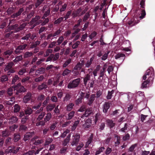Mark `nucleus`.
Instances as JSON below:
<instances>
[{"instance_id": "nucleus-1", "label": "nucleus", "mask_w": 155, "mask_h": 155, "mask_svg": "<svg viewBox=\"0 0 155 155\" xmlns=\"http://www.w3.org/2000/svg\"><path fill=\"white\" fill-rule=\"evenodd\" d=\"M147 78V79L142 84L141 88H146L147 87V84H149L150 81H153L154 78V71L152 67L150 68L147 70L145 74L143 77V79L145 80Z\"/></svg>"}, {"instance_id": "nucleus-2", "label": "nucleus", "mask_w": 155, "mask_h": 155, "mask_svg": "<svg viewBox=\"0 0 155 155\" xmlns=\"http://www.w3.org/2000/svg\"><path fill=\"white\" fill-rule=\"evenodd\" d=\"M13 88L15 93L17 95H20L21 93L26 92L27 90L20 83L15 85Z\"/></svg>"}, {"instance_id": "nucleus-3", "label": "nucleus", "mask_w": 155, "mask_h": 155, "mask_svg": "<svg viewBox=\"0 0 155 155\" xmlns=\"http://www.w3.org/2000/svg\"><path fill=\"white\" fill-rule=\"evenodd\" d=\"M80 78H78L71 81L67 86L68 88L69 89H72L77 87L80 83Z\"/></svg>"}, {"instance_id": "nucleus-4", "label": "nucleus", "mask_w": 155, "mask_h": 155, "mask_svg": "<svg viewBox=\"0 0 155 155\" xmlns=\"http://www.w3.org/2000/svg\"><path fill=\"white\" fill-rule=\"evenodd\" d=\"M45 114L46 113L45 112L42 111L41 112L38 116L36 120V126H44V125L41 124V123L42 121H43V120H42V119Z\"/></svg>"}, {"instance_id": "nucleus-5", "label": "nucleus", "mask_w": 155, "mask_h": 155, "mask_svg": "<svg viewBox=\"0 0 155 155\" xmlns=\"http://www.w3.org/2000/svg\"><path fill=\"white\" fill-rule=\"evenodd\" d=\"M20 147H17L13 146H9L8 148L6 150V152L7 153H12L13 154H16L19 151Z\"/></svg>"}, {"instance_id": "nucleus-6", "label": "nucleus", "mask_w": 155, "mask_h": 155, "mask_svg": "<svg viewBox=\"0 0 155 155\" xmlns=\"http://www.w3.org/2000/svg\"><path fill=\"white\" fill-rule=\"evenodd\" d=\"M41 18V16L39 15H36L35 17L32 18L30 21V23L33 24L34 27L38 25L42 21L41 20H39Z\"/></svg>"}, {"instance_id": "nucleus-7", "label": "nucleus", "mask_w": 155, "mask_h": 155, "mask_svg": "<svg viewBox=\"0 0 155 155\" xmlns=\"http://www.w3.org/2000/svg\"><path fill=\"white\" fill-rule=\"evenodd\" d=\"M80 138V136L79 134H76L75 135H73L72 138V140L71 142V145L72 146L74 145L77 146L79 141Z\"/></svg>"}, {"instance_id": "nucleus-8", "label": "nucleus", "mask_w": 155, "mask_h": 155, "mask_svg": "<svg viewBox=\"0 0 155 155\" xmlns=\"http://www.w3.org/2000/svg\"><path fill=\"white\" fill-rule=\"evenodd\" d=\"M32 99V94L31 92H28L23 98V103L27 104L29 103Z\"/></svg>"}, {"instance_id": "nucleus-9", "label": "nucleus", "mask_w": 155, "mask_h": 155, "mask_svg": "<svg viewBox=\"0 0 155 155\" xmlns=\"http://www.w3.org/2000/svg\"><path fill=\"white\" fill-rule=\"evenodd\" d=\"M24 11V9L23 8H20L19 10L16 12H14L12 14L10 17L11 18H18L20 17L21 15V13Z\"/></svg>"}, {"instance_id": "nucleus-10", "label": "nucleus", "mask_w": 155, "mask_h": 155, "mask_svg": "<svg viewBox=\"0 0 155 155\" xmlns=\"http://www.w3.org/2000/svg\"><path fill=\"white\" fill-rule=\"evenodd\" d=\"M52 115L51 112H48L46 114V116L44 118L43 121H42L41 124L42 125H45L46 122L49 121L51 118Z\"/></svg>"}, {"instance_id": "nucleus-11", "label": "nucleus", "mask_w": 155, "mask_h": 155, "mask_svg": "<svg viewBox=\"0 0 155 155\" xmlns=\"http://www.w3.org/2000/svg\"><path fill=\"white\" fill-rule=\"evenodd\" d=\"M0 80L1 82L3 84L7 85L8 83V77L6 75H4L0 77Z\"/></svg>"}, {"instance_id": "nucleus-12", "label": "nucleus", "mask_w": 155, "mask_h": 155, "mask_svg": "<svg viewBox=\"0 0 155 155\" xmlns=\"http://www.w3.org/2000/svg\"><path fill=\"white\" fill-rule=\"evenodd\" d=\"M139 22V21H138L137 18H134L128 21V24L130 26H133L135 25Z\"/></svg>"}, {"instance_id": "nucleus-13", "label": "nucleus", "mask_w": 155, "mask_h": 155, "mask_svg": "<svg viewBox=\"0 0 155 155\" xmlns=\"http://www.w3.org/2000/svg\"><path fill=\"white\" fill-rule=\"evenodd\" d=\"M30 33L29 32L27 34L25 35V36L22 37L20 38L21 41V42L22 43V44H23L25 41H27L28 40L30 41Z\"/></svg>"}, {"instance_id": "nucleus-14", "label": "nucleus", "mask_w": 155, "mask_h": 155, "mask_svg": "<svg viewBox=\"0 0 155 155\" xmlns=\"http://www.w3.org/2000/svg\"><path fill=\"white\" fill-rule=\"evenodd\" d=\"M34 135V132L27 133L24 136V140L25 141H26L32 137Z\"/></svg>"}, {"instance_id": "nucleus-15", "label": "nucleus", "mask_w": 155, "mask_h": 155, "mask_svg": "<svg viewBox=\"0 0 155 155\" xmlns=\"http://www.w3.org/2000/svg\"><path fill=\"white\" fill-rule=\"evenodd\" d=\"M84 61H82L81 63L79 62L77 63L76 65L74 68V69L78 71L80 70L82 67L84 65Z\"/></svg>"}, {"instance_id": "nucleus-16", "label": "nucleus", "mask_w": 155, "mask_h": 155, "mask_svg": "<svg viewBox=\"0 0 155 155\" xmlns=\"http://www.w3.org/2000/svg\"><path fill=\"white\" fill-rule=\"evenodd\" d=\"M8 120L9 123L10 124H12L17 122L18 120V118L17 117L13 116L9 118Z\"/></svg>"}, {"instance_id": "nucleus-17", "label": "nucleus", "mask_w": 155, "mask_h": 155, "mask_svg": "<svg viewBox=\"0 0 155 155\" xmlns=\"http://www.w3.org/2000/svg\"><path fill=\"white\" fill-rule=\"evenodd\" d=\"M15 65V64L13 61H10L7 64L5 65L4 70L5 71H8L9 69L12 68Z\"/></svg>"}, {"instance_id": "nucleus-18", "label": "nucleus", "mask_w": 155, "mask_h": 155, "mask_svg": "<svg viewBox=\"0 0 155 155\" xmlns=\"http://www.w3.org/2000/svg\"><path fill=\"white\" fill-rule=\"evenodd\" d=\"M103 112L106 113L110 107V103L108 102H105L103 106Z\"/></svg>"}, {"instance_id": "nucleus-19", "label": "nucleus", "mask_w": 155, "mask_h": 155, "mask_svg": "<svg viewBox=\"0 0 155 155\" xmlns=\"http://www.w3.org/2000/svg\"><path fill=\"white\" fill-rule=\"evenodd\" d=\"M13 52V51L12 50H8L4 52L3 54L4 57L6 58H8L9 56L12 54Z\"/></svg>"}, {"instance_id": "nucleus-20", "label": "nucleus", "mask_w": 155, "mask_h": 155, "mask_svg": "<svg viewBox=\"0 0 155 155\" xmlns=\"http://www.w3.org/2000/svg\"><path fill=\"white\" fill-rule=\"evenodd\" d=\"M21 139L20 134L19 133H16L13 135V140L15 143L18 142Z\"/></svg>"}, {"instance_id": "nucleus-21", "label": "nucleus", "mask_w": 155, "mask_h": 155, "mask_svg": "<svg viewBox=\"0 0 155 155\" xmlns=\"http://www.w3.org/2000/svg\"><path fill=\"white\" fill-rule=\"evenodd\" d=\"M26 116H29L33 112V110L30 107H27L24 110Z\"/></svg>"}, {"instance_id": "nucleus-22", "label": "nucleus", "mask_w": 155, "mask_h": 155, "mask_svg": "<svg viewBox=\"0 0 155 155\" xmlns=\"http://www.w3.org/2000/svg\"><path fill=\"white\" fill-rule=\"evenodd\" d=\"M71 137V134H68L66 138L62 142V145L64 146H66L69 143L70 140V138Z\"/></svg>"}, {"instance_id": "nucleus-23", "label": "nucleus", "mask_w": 155, "mask_h": 155, "mask_svg": "<svg viewBox=\"0 0 155 155\" xmlns=\"http://www.w3.org/2000/svg\"><path fill=\"white\" fill-rule=\"evenodd\" d=\"M95 94H92L91 95L89 98H88V101L87 103L88 105L90 106L92 104L95 100Z\"/></svg>"}, {"instance_id": "nucleus-24", "label": "nucleus", "mask_w": 155, "mask_h": 155, "mask_svg": "<svg viewBox=\"0 0 155 155\" xmlns=\"http://www.w3.org/2000/svg\"><path fill=\"white\" fill-rule=\"evenodd\" d=\"M45 71V69L43 67H41L37 70L35 72V75L36 76L43 74Z\"/></svg>"}, {"instance_id": "nucleus-25", "label": "nucleus", "mask_w": 155, "mask_h": 155, "mask_svg": "<svg viewBox=\"0 0 155 155\" xmlns=\"http://www.w3.org/2000/svg\"><path fill=\"white\" fill-rule=\"evenodd\" d=\"M106 122L108 126L110 128H113L115 125V123L112 120L107 119L106 120Z\"/></svg>"}, {"instance_id": "nucleus-26", "label": "nucleus", "mask_w": 155, "mask_h": 155, "mask_svg": "<svg viewBox=\"0 0 155 155\" xmlns=\"http://www.w3.org/2000/svg\"><path fill=\"white\" fill-rule=\"evenodd\" d=\"M56 105L54 104H48L46 107V110L48 112L51 111L55 107Z\"/></svg>"}, {"instance_id": "nucleus-27", "label": "nucleus", "mask_w": 155, "mask_h": 155, "mask_svg": "<svg viewBox=\"0 0 155 155\" xmlns=\"http://www.w3.org/2000/svg\"><path fill=\"white\" fill-rule=\"evenodd\" d=\"M16 9V7H9L8 9L7 12L8 15H11L15 12Z\"/></svg>"}, {"instance_id": "nucleus-28", "label": "nucleus", "mask_w": 155, "mask_h": 155, "mask_svg": "<svg viewBox=\"0 0 155 155\" xmlns=\"http://www.w3.org/2000/svg\"><path fill=\"white\" fill-rule=\"evenodd\" d=\"M47 87V85L45 83H43L41 84L38 86L37 89L40 91L45 90Z\"/></svg>"}, {"instance_id": "nucleus-29", "label": "nucleus", "mask_w": 155, "mask_h": 155, "mask_svg": "<svg viewBox=\"0 0 155 155\" xmlns=\"http://www.w3.org/2000/svg\"><path fill=\"white\" fill-rule=\"evenodd\" d=\"M44 0H36L35 3V8L40 7L43 3Z\"/></svg>"}, {"instance_id": "nucleus-30", "label": "nucleus", "mask_w": 155, "mask_h": 155, "mask_svg": "<svg viewBox=\"0 0 155 155\" xmlns=\"http://www.w3.org/2000/svg\"><path fill=\"white\" fill-rule=\"evenodd\" d=\"M90 79V75L89 74H87L84 78V84L85 86L87 85V81H89Z\"/></svg>"}, {"instance_id": "nucleus-31", "label": "nucleus", "mask_w": 155, "mask_h": 155, "mask_svg": "<svg viewBox=\"0 0 155 155\" xmlns=\"http://www.w3.org/2000/svg\"><path fill=\"white\" fill-rule=\"evenodd\" d=\"M2 134L3 137H7L10 135V132L8 130L6 129L2 131Z\"/></svg>"}, {"instance_id": "nucleus-32", "label": "nucleus", "mask_w": 155, "mask_h": 155, "mask_svg": "<svg viewBox=\"0 0 155 155\" xmlns=\"http://www.w3.org/2000/svg\"><path fill=\"white\" fill-rule=\"evenodd\" d=\"M23 59V57L22 55L17 56L15 57V59L13 60V62L15 63L22 61Z\"/></svg>"}, {"instance_id": "nucleus-33", "label": "nucleus", "mask_w": 155, "mask_h": 155, "mask_svg": "<svg viewBox=\"0 0 155 155\" xmlns=\"http://www.w3.org/2000/svg\"><path fill=\"white\" fill-rule=\"evenodd\" d=\"M75 113V111H72L69 113L68 114V116L66 117V120H70L71 119L74 117Z\"/></svg>"}, {"instance_id": "nucleus-34", "label": "nucleus", "mask_w": 155, "mask_h": 155, "mask_svg": "<svg viewBox=\"0 0 155 155\" xmlns=\"http://www.w3.org/2000/svg\"><path fill=\"white\" fill-rule=\"evenodd\" d=\"M10 28L11 30H14L16 32L19 31H18V24H16L15 25H11L10 26Z\"/></svg>"}, {"instance_id": "nucleus-35", "label": "nucleus", "mask_w": 155, "mask_h": 155, "mask_svg": "<svg viewBox=\"0 0 155 155\" xmlns=\"http://www.w3.org/2000/svg\"><path fill=\"white\" fill-rule=\"evenodd\" d=\"M33 56V53L32 52L29 51H27L24 53V58H27L29 57H32Z\"/></svg>"}, {"instance_id": "nucleus-36", "label": "nucleus", "mask_w": 155, "mask_h": 155, "mask_svg": "<svg viewBox=\"0 0 155 155\" xmlns=\"http://www.w3.org/2000/svg\"><path fill=\"white\" fill-rule=\"evenodd\" d=\"M64 39L63 37V36H61L58 39L56 42V45H59L61 44Z\"/></svg>"}, {"instance_id": "nucleus-37", "label": "nucleus", "mask_w": 155, "mask_h": 155, "mask_svg": "<svg viewBox=\"0 0 155 155\" xmlns=\"http://www.w3.org/2000/svg\"><path fill=\"white\" fill-rule=\"evenodd\" d=\"M35 11L32 10L30 12V13L27 15V17L26 18L27 20H28L31 18L35 14Z\"/></svg>"}, {"instance_id": "nucleus-38", "label": "nucleus", "mask_w": 155, "mask_h": 155, "mask_svg": "<svg viewBox=\"0 0 155 155\" xmlns=\"http://www.w3.org/2000/svg\"><path fill=\"white\" fill-rule=\"evenodd\" d=\"M115 139L116 138L117 141L115 142V144L116 146L118 145L120 143V137L118 136L117 135H115L114 136Z\"/></svg>"}, {"instance_id": "nucleus-39", "label": "nucleus", "mask_w": 155, "mask_h": 155, "mask_svg": "<svg viewBox=\"0 0 155 155\" xmlns=\"http://www.w3.org/2000/svg\"><path fill=\"white\" fill-rule=\"evenodd\" d=\"M80 122V120H77L75 121L73 126L71 127V130L73 131L74 130L76 129L78 125L79 124Z\"/></svg>"}, {"instance_id": "nucleus-40", "label": "nucleus", "mask_w": 155, "mask_h": 155, "mask_svg": "<svg viewBox=\"0 0 155 155\" xmlns=\"http://www.w3.org/2000/svg\"><path fill=\"white\" fill-rule=\"evenodd\" d=\"M20 109V106L18 104H15L14 106V113H17L19 112Z\"/></svg>"}, {"instance_id": "nucleus-41", "label": "nucleus", "mask_w": 155, "mask_h": 155, "mask_svg": "<svg viewBox=\"0 0 155 155\" xmlns=\"http://www.w3.org/2000/svg\"><path fill=\"white\" fill-rule=\"evenodd\" d=\"M110 52V51H108L106 52L103 55V54L101 58V60L103 61H105L106 59H107L108 57V54H109Z\"/></svg>"}, {"instance_id": "nucleus-42", "label": "nucleus", "mask_w": 155, "mask_h": 155, "mask_svg": "<svg viewBox=\"0 0 155 155\" xmlns=\"http://www.w3.org/2000/svg\"><path fill=\"white\" fill-rule=\"evenodd\" d=\"M64 18L63 17H61L55 20L54 22V24L55 25H58L59 24L63 21Z\"/></svg>"}, {"instance_id": "nucleus-43", "label": "nucleus", "mask_w": 155, "mask_h": 155, "mask_svg": "<svg viewBox=\"0 0 155 155\" xmlns=\"http://www.w3.org/2000/svg\"><path fill=\"white\" fill-rule=\"evenodd\" d=\"M19 79L20 78L18 75H15L12 78V84H15L18 81Z\"/></svg>"}, {"instance_id": "nucleus-44", "label": "nucleus", "mask_w": 155, "mask_h": 155, "mask_svg": "<svg viewBox=\"0 0 155 155\" xmlns=\"http://www.w3.org/2000/svg\"><path fill=\"white\" fill-rule=\"evenodd\" d=\"M71 59L70 58H68L63 64L62 66L64 68L66 67L71 63Z\"/></svg>"}, {"instance_id": "nucleus-45", "label": "nucleus", "mask_w": 155, "mask_h": 155, "mask_svg": "<svg viewBox=\"0 0 155 155\" xmlns=\"http://www.w3.org/2000/svg\"><path fill=\"white\" fill-rule=\"evenodd\" d=\"M45 99V96L43 94H41L38 95L37 100L38 101L41 102L43 101Z\"/></svg>"}, {"instance_id": "nucleus-46", "label": "nucleus", "mask_w": 155, "mask_h": 155, "mask_svg": "<svg viewBox=\"0 0 155 155\" xmlns=\"http://www.w3.org/2000/svg\"><path fill=\"white\" fill-rule=\"evenodd\" d=\"M71 98V96L69 94H67L63 99V101L65 102L69 101Z\"/></svg>"}, {"instance_id": "nucleus-47", "label": "nucleus", "mask_w": 155, "mask_h": 155, "mask_svg": "<svg viewBox=\"0 0 155 155\" xmlns=\"http://www.w3.org/2000/svg\"><path fill=\"white\" fill-rule=\"evenodd\" d=\"M74 106V104L72 103H69L67 106V110L68 111H71L73 108V106Z\"/></svg>"}, {"instance_id": "nucleus-48", "label": "nucleus", "mask_w": 155, "mask_h": 155, "mask_svg": "<svg viewBox=\"0 0 155 155\" xmlns=\"http://www.w3.org/2000/svg\"><path fill=\"white\" fill-rule=\"evenodd\" d=\"M114 90L111 91H109L108 93V95L107 96V99H110L111 98L112 94L114 93Z\"/></svg>"}, {"instance_id": "nucleus-49", "label": "nucleus", "mask_w": 155, "mask_h": 155, "mask_svg": "<svg viewBox=\"0 0 155 155\" xmlns=\"http://www.w3.org/2000/svg\"><path fill=\"white\" fill-rule=\"evenodd\" d=\"M67 5L66 3H64L63 5H62L61 7L59 9L60 12V13L65 11L67 8Z\"/></svg>"}, {"instance_id": "nucleus-50", "label": "nucleus", "mask_w": 155, "mask_h": 155, "mask_svg": "<svg viewBox=\"0 0 155 155\" xmlns=\"http://www.w3.org/2000/svg\"><path fill=\"white\" fill-rule=\"evenodd\" d=\"M71 72V70H69L68 68H66L62 74L63 76H65V75H68V74H69Z\"/></svg>"}, {"instance_id": "nucleus-51", "label": "nucleus", "mask_w": 155, "mask_h": 155, "mask_svg": "<svg viewBox=\"0 0 155 155\" xmlns=\"http://www.w3.org/2000/svg\"><path fill=\"white\" fill-rule=\"evenodd\" d=\"M44 78V77L43 75H41L39 77L36 78L35 79V81L36 82H40V81H42Z\"/></svg>"}, {"instance_id": "nucleus-52", "label": "nucleus", "mask_w": 155, "mask_h": 155, "mask_svg": "<svg viewBox=\"0 0 155 155\" xmlns=\"http://www.w3.org/2000/svg\"><path fill=\"white\" fill-rule=\"evenodd\" d=\"M40 44V41H36L34 43H32L31 45V48H36L37 46L39 45Z\"/></svg>"}, {"instance_id": "nucleus-53", "label": "nucleus", "mask_w": 155, "mask_h": 155, "mask_svg": "<svg viewBox=\"0 0 155 155\" xmlns=\"http://www.w3.org/2000/svg\"><path fill=\"white\" fill-rule=\"evenodd\" d=\"M59 5H61L60 2H59L58 4L55 6L53 8L52 11L54 12H57L59 10Z\"/></svg>"}, {"instance_id": "nucleus-54", "label": "nucleus", "mask_w": 155, "mask_h": 155, "mask_svg": "<svg viewBox=\"0 0 155 155\" xmlns=\"http://www.w3.org/2000/svg\"><path fill=\"white\" fill-rule=\"evenodd\" d=\"M29 117L28 116H25L22 118L21 120V123L22 124H25L26 123L27 120L28 119Z\"/></svg>"}, {"instance_id": "nucleus-55", "label": "nucleus", "mask_w": 155, "mask_h": 155, "mask_svg": "<svg viewBox=\"0 0 155 155\" xmlns=\"http://www.w3.org/2000/svg\"><path fill=\"white\" fill-rule=\"evenodd\" d=\"M125 55L124 54L122 53H118L115 56V59H117L121 57H124Z\"/></svg>"}, {"instance_id": "nucleus-56", "label": "nucleus", "mask_w": 155, "mask_h": 155, "mask_svg": "<svg viewBox=\"0 0 155 155\" xmlns=\"http://www.w3.org/2000/svg\"><path fill=\"white\" fill-rule=\"evenodd\" d=\"M53 141V139L52 138H48L46 140L45 143V145L46 146L49 145L50 143Z\"/></svg>"}, {"instance_id": "nucleus-57", "label": "nucleus", "mask_w": 155, "mask_h": 155, "mask_svg": "<svg viewBox=\"0 0 155 155\" xmlns=\"http://www.w3.org/2000/svg\"><path fill=\"white\" fill-rule=\"evenodd\" d=\"M71 10L68 11L65 15L64 16V17H63V18H65L64 21L66 20L67 19L69 18L70 17V16L71 15Z\"/></svg>"}, {"instance_id": "nucleus-58", "label": "nucleus", "mask_w": 155, "mask_h": 155, "mask_svg": "<svg viewBox=\"0 0 155 155\" xmlns=\"http://www.w3.org/2000/svg\"><path fill=\"white\" fill-rule=\"evenodd\" d=\"M27 46V45L26 44H25L23 45H21L18 46V48L21 51H22L25 49L26 47Z\"/></svg>"}, {"instance_id": "nucleus-59", "label": "nucleus", "mask_w": 155, "mask_h": 155, "mask_svg": "<svg viewBox=\"0 0 155 155\" xmlns=\"http://www.w3.org/2000/svg\"><path fill=\"white\" fill-rule=\"evenodd\" d=\"M5 143L6 145L11 144L12 143L11 138V137H8L5 140Z\"/></svg>"}, {"instance_id": "nucleus-60", "label": "nucleus", "mask_w": 155, "mask_h": 155, "mask_svg": "<svg viewBox=\"0 0 155 155\" xmlns=\"http://www.w3.org/2000/svg\"><path fill=\"white\" fill-rule=\"evenodd\" d=\"M53 51L52 49H48L45 54V57H48L50 53H51Z\"/></svg>"}, {"instance_id": "nucleus-61", "label": "nucleus", "mask_w": 155, "mask_h": 155, "mask_svg": "<svg viewBox=\"0 0 155 155\" xmlns=\"http://www.w3.org/2000/svg\"><path fill=\"white\" fill-rule=\"evenodd\" d=\"M105 148L104 147H102L100 148L98 150L96 151L95 153V155H97L103 152Z\"/></svg>"}, {"instance_id": "nucleus-62", "label": "nucleus", "mask_w": 155, "mask_h": 155, "mask_svg": "<svg viewBox=\"0 0 155 155\" xmlns=\"http://www.w3.org/2000/svg\"><path fill=\"white\" fill-rule=\"evenodd\" d=\"M51 101L54 102H58V98L56 96L53 95L51 97Z\"/></svg>"}, {"instance_id": "nucleus-63", "label": "nucleus", "mask_w": 155, "mask_h": 155, "mask_svg": "<svg viewBox=\"0 0 155 155\" xmlns=\"http://www.w3.org/2000/svg\"><path fill=\"white\" fill-rule=\"evenodd\" d=\"M13 89L11 87L8 88L7 90V93L10 96H11L13 94Z\"/></svg>"}, {"instance_id": "nucleus-64", "label": "nucleus", "mask_w": 155, "mask_h": 155, "mask_svg": "<svg viewBox=\"0 0 155 155\" xmlns=\"http://www.w3.org/2000/svg\"><path fill=\"white\" fill-rule=\"evenodd\" d=\"M35 152V151L34 150H29L28 152L24 153L23 154V155H33Z\"/></svg>"}]
</instances>
